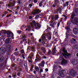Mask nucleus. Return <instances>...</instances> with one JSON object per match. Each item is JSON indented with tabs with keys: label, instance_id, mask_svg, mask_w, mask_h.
<instances>
[{
	"label": "nucleus",
	"instance_id": "nucleus-48",
	"mask_svg": "<svg viewBox=\"0 0 78 78\" xmlns=\"http://www.w3.org/2000/svg\"><path fill=\"white\" fill-rule=\"evenodd\" d=\"M56 5H57L56 4H55L52 5V6L53 7H56Z\"/></svg>",
	"mask_w": 78,
	"mask_h": 78
},
{
	"label": "nucleus",
	"instance_id": "nucleus-9",
	"mask_svg": "<svg viewBox=\"0 0 78 78\" xmlns=\"http://www.w3.org/2000/svg\"><path fill=\"white\" fill-rule=\"evenodd\" d=\"M72 64H73L74 65L76 66V69L78 70V63L77 60H75V59H73L71 61Z\"/></svg>",
	"mask_w": 78,
	"mask_h": 78
},
{
	"label": "nucleus",
	"instance_id": "nucleus-25",
	"mask_svg": "<svg viewBox=\"0 0 78 78\" xmlns=\"http://www.w3.org/2000/svg\"><path fill=\"white\" fill-rule=\"evenodd\" d=\"M24 66L25 67V69L27 71L28 70V68H27V64L24 63L23 64Z\"/></svg>",
	"mask_w": 78,
	"mask_h": 78
},
{
	"label": "nucleus",
	"instance_id": "nucleus-34",
	"mask_svg": "<svg viewBox=\"0 0 78 78\" xmlns=\"http://www.w3.org/2000/svg\"><path fill=\"white\" fill-rule=\"evenodd\" d=\"M58 15L55 16L54 18V19H55V20H58V18H59V17H58Z\"/></svg>",
	"mask_w": 78,
	"mask_h": 78
},
{
	"label": "nucleus",
	"instance_id": "nucleus-15",
	"mask_svg": "<svg viewBox=\"0 0 78 78\" xmlns=\"http://www.w3.org/2000/svg\"><path fill=\"white\" fill-rule=\"evenodd\" d=\"M34 56V54L31 52L29 56L28 57V59H32V58Z\"/></svg>",
	"mask_w": 78,
	"mask_h": 78
},
{
	"label": "nucleus",
	"instance_id": "nucleus-62",
	"mask_svg": "<svg viewBox=\"0 0 78 78\" xmlns=\"http://www.w3.org/2000/svg\"><path fill=\"white\" fill-rule=\"evenodd\" d=\"M22 57L23 58V59H25V57H24V56L23 55H22Z\"/></svg>",
	"mask_w": 78,
	"mask_h": 78
},
{
	"label": "nucleus",
	"instance_id": "nucleus-22",
	"mask_svg": "<svg viewBox=\"0 0 78 78\" xmlns=\"http://www.w3.org/2000/svg\"><path fill=\"white\" fill-rule=\"evenodd\" d=\"M75 16V12L74 11H73L72 13V14L71 16V18L72 19H73Z\"/></svg>",
	"mask_w": 78,
	"mask_h": 78
},
{
	"label": "nucleus",
	"instance_id": "nucleus-42",
	"mask_svg": "<svg viewBox=\"0 0 78 78\" xmlns=\"http://www.w3.org/2000/svg\"><path fill=\"white\" fill-rule=\"evenodd\" d=\"M19 52H15L14 53L15 55H16V56H17V55H18V54H19Z\"/></svg>",
	"mask_w": 78,
	"mask_h": 78
},
{
	"label": "nucleus",
	"instance_id": "nucleus-56",
	"mask_svg": "<svg viewBox=\"0 0 78 78\" xmlns=\"http://www.w3.org/2000/svg\"><path fill=\"white\" fill-rule=\"evenodd\" d=\"M37 0H34V3H37Z\"/></svg>",
	"mask_w": 78,
	"mask_h": 78
},
{
	"label": "nucleus",
	"instance_id": "nucleus-39",
	"mask_svg": "<svg viewBox=\"0 0 78 78\" xmlns=\"http://www.w3.org/2000/svg\"><path fill=\"white\" fill-rule=\"evenodd\" d=\"M32 59H29L28 62L30 64H32V60H31Z\"/></svg>",
	"mask_w": 78,
	"mask_h": 78
},
{
	"label": "nucleus",
	"instance_id": "nucleus-23",
	"mask_svg": "<svg viewBox=\"0 0 78 78\" xmlns=\"http://www.w3.org/2000/svg\"><path fill=\"white\" fill-rule=\"evenodd\" d=\"M10 42V39L7 38L5 41V44H8Z\"/></svg>",
	"mask_w": 78,
	"mask_h": 78
},
{
	"label": "nucleus",
	"instance_id": "nucleus-35",
	"mask_svg": "<svg viewBox=\"0 0 78 78\" xmlns=\"http://www.w3.org/2000/svg\"><path fill=\"white\" fill-rule=\"evenodd\" d=\"M19 65L21 67H22V66H23V63H22V60H20V63H19Z\"/></svg>",
	"mask_w": 78,
	"mask_h": 78
},
{
	"label": "nucleus",
	"instance_id": "nucleus-55",
	"mask_svg": "<svg viewBox=\"0 0 78 78\" xmlns=\"http://www.w3.org/2000/svg\"><path fill=\"white\" fill-rule=\"evenodd\" d=\"M32 4H30L29 5V6H30V7H32Z\"/></svg>",
	"mask_w": 78,
	"mask_h": 78
},
{
	"label": "nucleus",
	"instance_id": "nucleus-37",
	"mask_svg": "<svg viewBox=\"0 0 78 78\" xmlns=\"http://www.w3.org/2000/svg\"><path fill=\"white\" fill-rule=\"evenodd\" d=\"M72 39L73 40H71V42H72V43H73V44H74V42L76 41V39H74V38H72Z\"/></svg>",
	"mask_w": 78,
	"mask_h": 78
},
{
	"label": "nucleus",
	"instance_id": "nucleus-54",
	"mask_svg": "<svg viewBox=\"0 0 78 78\" xmlns=\"http://www.w3.org/2000/svg\"><path fill=\"white\" fill-rule=\"evenodd\" d=\"M45 70L46 72H48V68H47L45 69Z\"/></svg>",
	"mask_w": 78,
	"mask_h": 78
},
{
	"label": "nucleus",
	"instance_id": "nucleus-52",
	"mask_svg": "<svg viewBox=\"0 0 78 78\" xmlns=\"http://www.w3.org/2000/svg\"><path fill=\"white\" fill-rule=\"evenodd\" d=\"M32 16H30L29 17V19H32Z\"/></svg>",
	"mask_w": 78,
	"mask_h": 78
},
{
	"label": "nucleus",
	"instance_id": "nucleus-60",
	"mask_svg": "<svg viewBox=\"0 0 78 78\" xmlns=\"http://www.w3.org/2000/svg\"><path fill=\"white\" fill-rule=\"evenodd\" d=\"M5 58H6V59H8V58H9V57H8V56H6L5 57Z\"/></svg>",
	"mask_w": 78,
	"mask_h": 78
},
{
	"label": "nucleus",
	"instance_id": "nucleus-10",
	"mask_svg": "<svg viewBox=\"0 0 78 78\" xmlns=\"http://www.w3.org/2000/svg\"><path fill=\"white\" fill-rule=\"evenodd\" d=\"M6 65V62H4L3 63L0 64V69H2L3 68H5Z\"/></svg>",
	"mask_w": 78,
	"mask_h": 78
},
{
	"label": "nucleus",
	"instance_id": "nucleus-12",
	"mask_svg": "<svg viewBox=\"0 0 78 78\" xmlns=\"http://www.w3.org/2000/svg\"><path fill=\"white\" fill-rule=\"evenodd\" d=\"M69 34H67L66 36V38L65 39V41L63 42L64 43H66V45H67L68 44V42L67 41V40L69 38Z\"/></svg>",
	"mask_w": 78,
	"mask_h": 78
},
{
	"label": "nucleus",
	"instance_id": "nucleus-47",
	"mask_svg": "<svg viewBox=\"0 0 78 78\" xmlns=\"http://www.w3.org/2000/svg\"><path fill=\"white\" fill-rule=\"evenodd\" d=\"M25 9L27 11H29V10H28V8L27 7Z\"/></svg>",
	"mask_w": 78,
	"mask_h": 78
},
{
	"label": "nucleus",
	"instance_id": "nucleus-13",
	"mask_svg": "<svg viewBox=\"0 0 78 78\" xmlns=\"http://www.w3.org/2000/svg\"><path fill=\"white\" fill-rule=\"evenodd\" d=\"M63 9V8L62 7H59L56 12V13H58V12H59L60 13H61L62 9Z\"/></svg>",
	"mask_w": 78,
	"mask_h": 78
},
{
	"label": "nucleus",
	"instance_id": "nucleus-8",
	"mask_svg": "<svg viewBox=\"0 0 78 78\" xmlns=\"http://www.w3.org/2000/svg\"><path fill=\"white\" fill-rule=\"evenodd\" d=\"M69 74L72 76L75 77L76 75V72L73 69H72L69 71Z\"/></svg>",
	"mask_w": 78,
	"mask_h": 78
},
{
	"label": "nucleus",
	"instance_id": "nucleus-28",
	"mask_svg": "<svg viewBox=\"0 0 78 78\" xmlns=\"http://www.w3.org/2000/svg\"><path fill=\"white\" fill-rule=\"evenodd\" d=\"M27 38V34H23L22 35V39Z\"/></svg>",
	"mask_w": 78,
	"mask_h": 78
},
{
	"label": "nucleus",
	"instance_id": "nucleus-46",
	"mask_svg": "<svg viewBox=\"0 0 78 78\" xmlns=\"http://www.w3.org/2000/svg\"><path fill=\"white\" fill-rule=\"evenodd\" d=\"M66 5L67 6H68V5H69V2H67L66 3Z\"/></svg>",
	"mask_w": 78,
	"mask_h": 78
},
{
	"label": "nucleus",
	"instance_id": "nucleus-63",
	"mask_svg": "<svg viewBox=\"0 0 78 78\" xmlns=\"http://www.w3.org/2000/svg\"><path fill=\"white\" fill-rule=\"evenodd\" d=\"M67 78H72V77L70 76H68Z\"/></svg>",
	"mask_w": 78,
	"mask_h": 78
},
{
	"label": "nucleus",
	"instance_id": "nucleus-2",
	"mask_svg": "<svg viewBox=\"0 0 78 78\" xmlns=\"http://www.w3.org/2000/svg\"><path fill=\"white\" fill-rule=\"evenodd\" d=\"M6 49L5 47H2L0 48V62H3L5 58H4L2 55H4L5 53L6 52V51L7 53H9L10 52V47L9 46H8Z\"/></svg>",
	"mask_w": 78,
	"mask_h": 78
},
{
	"label": "nucleus",
	"instance_id": "nucleus-17",
	"mask_svg": "<svg viewBox=\"0 0 78 78\" xmlns=\"http://www.w3.org/2000/svg\"><path fill=\"white\" fill-rule=\"evenodd\" d=\"M46 36L47 37L48 39V40H50L51 39V34L50 33H48L47 34Z\"/></svg>",
	"mask_w": 78,
	"mask_h": 78
},
{
	"label": "nucleus",
	"instance_id": "nucleus-19",
	"mask_svg": "<svg viewBox=\"0 0 78 78\" xmlns=\"http://www.w3.org/2000/svg\"><path fill=\"white\" fill-rule=\"evenodd\" d=\"M41 11L39 9H37L34 11V14H39L40 13Z\"/></svg>",
	"mask_w": 78,
	"mask_h": 78
},
{
	"label": "nucleus",
	"instance_id": "nucleus-1",
	"mask_svg": "<svg viewBox=\"0 0 78 78\" xmlns=\"http://www.w3.org/2000/svg\"><path fill=\"white\" fill-rule=\"evenodd\" d=\"M60 52L59 55H61L60 56L59 58L57 60L56 62L55 63L53 67L51 78H55L54 75L55 76H56L57 73L56 71L57 69L58 68L61 69V66H59L60 64L63 66H66L68 63V62L63 58L62 56H64L66 59H68L69 56L71 55V54L67 53V50H66V48H61L60 50Z\"/></svg>",
	"mask_w": 78,
	"mask_h": 78
},
{
	"label": "nucleus",
	"instance_id": "nucleus-7",
	"mask_svg": "<svg viewBox=\"0 0 78 78\" xmlns=\"http://www.w3.org/2000/svg\"><path fill=\"white\" fill-rule=\"evenodd\" d=\"M5 36H7V37H10V39H12V37L14 36L13 33H11L9 31H7V33H5Z\"/></svg>",
	"mask_w": 78,
	"mask_h": 78
},
{
	"label": "nucleus",
	"instance_id": "nucleus-49",
	"mask_svg": "<svg viewBox=\"0 0 78 78\" xmlns=\"http://www.w3.org/2000/svg\"><path fill=\"white\" fill-rule=\"evenodd\" d=\"M21 32H22V31L21 30H18V33H19V34H20V33H21Z\"/></svg>",
	"mask_w": 78,
	"mask_h": 78
},
{
	"label": "nucleus",
	"instance_id": "nucleus-51",
	"mask_svg": "<svg viewBox=\"0 0 78 78\" xmlns=\"http://www.w3.org/2000/svg\"><path fill=\"white\" fill-rule=\"evenodd\" d=\"M18 76H19L20 75V73H17Z\"/></svg>",
	"mask_w": 78,
	"mask_h": 78
},
{
	"label": "nucleus",
	"instance_id": "nucleus-4",
	"mask_svg": "<svg viewBox=\"0 0 78 78\" xmlns=\"http://www.w3.org/2000/svg\"><path fill=\"white\" fill-rule=\"evenodd\" d=\"M71 22H72V23H73L76 25V26H77L76 27L78 28V18L77 17L75 18L73 21H72ZM71 23H70L69 22H68L67 23V25H69V26H71Z\"/></svg>",
	"mask_w": 78,
	"mask_h": 78
},
{
	"label": "nucleus",
	"instance_id": "nucleus-27",
	"mask_svg": "<svg viewBox=\"0 0 78 78\" xmlns=\"http://www.w3.org/2000/svg\"><path fill=\"white\" fill-rule=\"evenodd\" d=\"M70 26H68L67 27L65 28V29L66 30H68V31H71V30H70Z\"/></svg>",
	"mask_w": 78,
	"mask_h": 78
},
{
	"label": "nucleus",
	"instance_id": "nucleus-50",
	"mask_svg": "<svg viewBox=\"0 0 78 78\" xmlns=\"http://www.w3.org/2000/svg\"><path fill=\"white\" fill-rule=\"evenodd\" d=\"M42 3H41V2H40V3L39 4V6H41L42 5Z\"/></svg>",
	"mask_w": 78,
	"mask_h": 78
},
{
	"label": "nucleus",
	"instance_id": "nucleus-44",
	"mask_svg": "<svg viewBox=\"0 0 78 78\" xmlns=\"http://www.w3.org/2000/svg\"><path fill=\"white\" fill-rule=\"evenodd\" d=\"M19 71H20V72H22V69L20 68V66H19Z\"/></svg>",
	"mask_w": 78,
	"mask_h": 78
},
{
	"label": "nucleus",
	"instance_id": "nucleus-61",
	"mask_svg": "<svg viewBox=\"0 0 78 78\" xmlns=\"http://www.w3.org/2000/svg\"><path fill=\"white\" fill-rule=\"evenodd\" d=\"M21 52L22 53H24V51L23 50H21Z\"/></svg>",
	"mask_w": 78,
	"mask_h": 78
},
{
	"label": "nucleus",
	"instance_id": "nucleus-41",
	"mask_svg": "<svg viewBox=\"0 0 78 78\" xmlns=\"http://www.w3.org/2000/svg\"><path fill=\"white\" fill-rule=\"evenodd\" d=\"M17 1H18L17 2L18 3H19V4H21V3H22V2H20V1H21V0H17Z\"/></svg>",
	"mask_w": 78,
	"mask_h": 78
},
{
	"label": "nucleus",
	"instance_id": "nucleus-31",
	"mask_svg": "<svg viewBox=\"0 0 78 78\" xmlns=\"http://www.w3.org/2000/svg\"><path fill=\"white\" fill-rule=\"evenodd\" d=\"M74 11L75 12V13L76 14H78V9H74Z\"/></svg>",
	"mask_w": 78,
	"mask_h": 78
},
{
	"label": "nucleus",
	"instance_id": "nucleus-20",
	"mask_svg": "<svg viewBox=\"0 0 78 78\" xmlns=\"http://www.w3.org/2000/svg\"><path fill=\"white\" fill-rule=\"evenodd\" d=\"M28 48H31V50L33 52H34L36 51L34 47H31V46H29V47L28 46Z\"/></svg>",
	"mask_w": 78,
	"mask_h": 78
},
{
	"label": "nucleus",
	"instance_id": "nucleus-24",
	"mask_svg": "<svg viewBox=\"0 0 78 78\" xmlns=\"http://www.w3.org/2000/svg\"><path fill=\"white\" fill-rule=\"evenodd\" d=\"M73 49H75V48H76V49L78 50V45L76 44L75 45H74L73 47Z\"/></svg>",
	"mask_w": 78,
	"mask_h": 78
},
{
	"label": "nucleus",
	"instance_id": "nucleus-5",
	"mask_svg": "<svg viewBox=\"0 0 78 78\" xmlns=\"http://www.w3.org/2000/svg\"><path fill=\"white\" fill-rule=\"evenodd\" d=\"M67 75V72L65 71V70H62L59 72L58 75L60 76H61L62 78H64L65 75Z\"/></svg>",
	"mask_w": 78,
	"mask_h": 78
},
{
	"label": "nucleus",
	"instance_id": "nucleus-3",
	"mask_svg": "<svg viewBox=\"0 0 78 78\" xmlns=\"http://www.w3.org/2000/svg\"><path fill=\"white\" fill-rule=\"evenodd\" d=\"M30 24L31 25L32 28H34V26L36 30H39L41 27V25L38 23H36L35 21H33Z\"/></svg>",
	"mask_w": 78,
	"mask_h": 78
},
{
	"label": "nucleus",
	"instance_id": "nucleus-59",
	"mask_svg": "<svg viewBox=\"0 0 78 78\" xmlns=\"http://www.w3.org/2000/svg\"><path fill=\"white\" fill-rule=\"evenodd\" d=\"M43 58H44V59H46V58H47V57L45 56H44L43 57Z\"/></svg>",
	"mask_w": 78,
	"mask_h": 78
},
{
	"label": "nucleus",
	"instance_id": "nucleus-43",
	"mask_svg": "<svg viewBox=\"0 0 78 78\" xmlns=\"http://www.w3.org/2000/svg\"><path fill=\"white\" fill-rule=\"evenodd\" d=\"M50 53H51V51L50 50H49L48 51V55H50Z\"/></svg>",
	"mask_w": 78,
	"mask_h": 78
},
{
	"label": "nucleus",
	"instance_id": "nucleus-21",
	"mask_svg": "<svg viewBox=\"0 0 78 78\" xmlns=\"http://www.w3.org/2000/svg\"><path fill=\"white\" fill-rule=\"evenodd\" d=\"M41 15V14H40L39 15H37L36 16V17L35 18V20H37V19H39V18H40L41 19L42 17H40V16H42V15Z\"/></svg>",
	"mask_w": 78,
	"mask_h": 78
},
{
	"label": "nucleus",
	"instance_id": "nucleus-11",
	"mask_svg": "<svg viewBox=\"0 0 78 78\" xmlns=\"http://www.w3.org/2000/svg\"><path fill=\"white\" fill-rule=\"evenodd\" d=\"M45 36H46V35L44 34H43L41 37V39L43 41V42H47V40L46 39V38H45Z\"/></svg>",
	"mask_w": 78,
	"mask_h": 78
},
{
	"label": "nucleus",
	"instance_id": "nucleus-64",
	"mask_svg": "<svg viewBox=\"0 0 78 78\" xmlns=\"http://www.w3.org/2000/svg\"><path fill=\"white\" fill-rule=\"evenodd\" d=\"M63 6L64 7H65L66 6V5L65 4H64L63 5Z\"/></svg>",
	"mask_w": 78,
	"mask_h": 78
},
{
	"label": "nucleus",
	"instance_id": "nucleus-33",
	"mask_svg": "<svg viewBox=\"0 0 78 78\" xmlns=\"http://www.w3.org/2000/svg\"><path fill=\"white\" fill-rule=\"evenodd\" d=\"M30 30H31V26H28L27 28L26 29V31H30Z\"/></svg>",
	"mask_w": 78,
	"mask_h": 78
},
{
	"label": "nucleus",
	"instance_id": "nucleus-18",
	"mask_svg": "<svg viewBox=\"0 0 78 78\" xmlns=\"http://www.w3.org/2000/svg\"><path fill=\"white\" fill-rule=\"evenodd\" d=\"M15 3H16V2L14 1L12 3H10L9 5V7H10V8H12L13 6H14V4H15Z\"/></svg>",
	"mask_w": 78,
	"mask_h": 78
},
{
	"label": "nucleus",
	"instance_id": "nucleus-53",
	"mask_svg": "<svg viewBox=\"0 0 78 78\" xmlns=\"http://www.w3.org/2000/svg\"><path fill=\"white\" fill-rule=\"evenodd\" d=\"M44 2L45 0H42L41 2L42 3H44Z\"/></svg>",
	"mask_w": 78,
	"mask_h": 78
},
{
	"label": "nucleus",
	"instance_id": "nucleus-32",
	"mask_svg": "<svg viewBox=\"0 0 78 78\" xmlns=\"http://www.w3.org/2000/svg\"><path fill=\"white\" fill-rule=\"evenodd\" d=\"M56 46L52 50V52L53 53H56Z\"/></svg>",
	"mask_w": 78,
	"mask_h": 78
},
{
	"label": "nucleus",
	"instance_id": "nucleus-30",
	"mask_svg": "<svg viewBox=\"0 0 78 78\" xmlns=\"http://www.w3.org/2000/svg\"><path fill=\"white\" fill-rule=\"evenodd\" d=\"M54 34H55V36H58V33L56 32V31L55 30L53 32Z\"/></svg>",
	"mask_w": 78,
	"mask_h": 78
},
{
	"label": "nucleus",
	"instance_id": "nucleus-38",
	"mask_svg": "<svg viewBox=\"0 0 78 78\" xmlns=\"http://www.w3.org/2000/svg\"><path fill=\"white\" fill-rule=\"evenodd\" d=\"M17 75V73H14V74L12 75V77L14 78H16V75Z\"/></svg>",
	"mask_w": 78,
	"mask_h": 78
},
{
	"label": "nucleus",
	"instance_id": "nucleus-57",
	"mask_svg": "<svg viewBox=\"0 0 78 78\" xmlns=\"http://www.w3.org/2000/svg\"><path fill=\"white\" fill-rule=\"evenodd\" d=\"M16 66V64H13L12 65V67H14V66Z\"/></svg>",
	"mask_w": 78,
	"mask_h": 78
},
{
	"label": "nucleus",
	"instance_id": "nucleus-14",
	"mask_svg": "<svg viewBox=\"0 0 78 78\" xmlns=\"http://www.w3.org/2000/svg\"><path fill=\"white\" fill-rule=\"evenodd\" d=\"M41 60V58L39 55H36V59H35V62H37V61H39Z\"/></svg>",
	"mask_w": 78,
	"mask_h": 78
},
{
	"label": "nucleus",
	"instance_id": "nucleus-58",
	"mask_svg": "<svg viewBox=\"0 0 78 78\" xmlns=\"http://www.w3.org/2000/svg\"><path fill=\"white\" fill-rule=\"evenodd\" d=\"M41 41H42V39H39V42H41Z\"/></svg>",
	"mask_w": 78,
	"mask_h": 78
},
{
	"label": "nucleus",
	"instance_id": "nucleus-36",
	"mask_svg": "<svg viewBox=\"0 0 78 78\" xmlns=\"http://www.w3.org/2000/svg\"><path fill=\"white\" fill-rule=\"evenodd\" d=\"M35 70L37 71V72H39V67L37 66H36L35 67Z\"/></svg>",
	"mask_w": 78,
	"mask_h": 78
},
{
	"label": "nucleus",
	"instance_id": "nucleus-26",
	"mask_svg": "<svg viewBox=\"0 0 78 78\" xmlns=\"http://www.w3.org/2000/svg\"><path fill=\"white\" fill-rule=\"evenodd\" d=\"M56 23L55 22H54L53 23V24H50V26H51V27H52L53 28H54L55 27V25H56Z\"/></svg>",
	"mask_w": 78,
	"mask_h": 78
},
{
	"label": "nucleus",
	"instance_id": "nucleus-45",
	"mask_svg": "<svg viewBox=\"0 0 78 78\" xmlns=\"http://www.w3.org/2000/svg\"><path fill=\"white\" fill-rule=\"evenodd\" d=\"M59 25H60V23L58 22L57 24V28H58L59 27Z\"/></svg>",
	"mask_w": 78,
	"mask_h": 78
},
{
	"label": "nucleus",
	"instance_id": "nucleus-29",
	"mask_svg": "<svg viewBox=\"0 0 78 78\" xmlns=\"http://www.w3.org/2000/svg\"><path fill=\"white\" fill-rule=\"evenodd\" d=\"M54 3L57 5L58 4H59V1L58 0H55L54 2Z\"/></svg>",
	"mask_w": 78,
	"mask_h": 78
},
{
	"label": "nucleus",
	"instance_id": "nucleus-40",
	"mask_svg": "<svg viewBox=\"0 0 78 78\" xmlns=\"http://www.w3.org/2000/svg\"><path fill=\"white\" fill-rule=\"evenodd\" d=\"M42 50H43V53L44 54L45 53V49L44 48H42Z\"/></svg>",
	"mask_w": 78,
	"mask_h": 78
},
{
	"label": "nucleus",
	"instance_id": "nucleus-6",
	"mask_svg": "<svg viewBox=\"0 0 78 78\" xmlns=\"http://www.w3.org/2000/svg\"><path fill=\"white\" fill-rule=\"evenodd\" d=\"M44 64H45V62L44 61H42L41 63H39L38 64V66L40 69V73L43 72V69H44Z\"/></svg>",
	"mask_w": 78,
	"mask_h": 78
},
{
	"label": "nucleus",
	"instance_id": "nucleus-16",
	"mask_svg": "<svg viewBox=\"0 0 78 78\" xmlns=\"http://www.w3.org/2000/svg\"><path fill=\"white\" fill-rule=\"evenodd\" d=\"M73 32L75 34H76L78 33V29L76 27L73 29Z\"/></svg>",
	"mask_w": 78,
	"mask_h": 78
}]
</instances>
